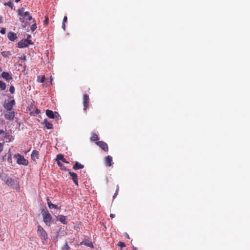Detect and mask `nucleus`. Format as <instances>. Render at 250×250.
Here are the masks:
<instances>
[{"label":"nucleus","instance_id":"43","mask_svg":"<svg viewBox=\"0 0 250 250\" xmlns=\"http://www.w3.org/2000/svg\"><path fill=\"white\" fill-rule=\"evenodd\" d=\"M4 130L2 129H0V135L4 134Z\"/></svg>","mask_w":250,"mask_h":250},{"label":"nucleus","instance_id":"1","mask_svg":"<svg viewBox=\"0 0 250 250\" xmlns=\"http://www.w3.org/2000/svg\"><path fill=\"white\" fill-rule=\"evenodd\" d=\"M18 15L19 16V20L21 22V26L26 28L29 26V23L27 21L32 20V17L30 15L29 13L25 11L24 7H21L17 10Z\"/></svg>","mask_w":250,"mask_h":250},{"label":"nucleus","instance_id":"17","mask_svg":"<svg viewBox=\"0 0 250 250\" xmlns=\"http://www.w3.org/2000/svg\"><path fill=\"white\" fill-rule=\"evenodd\" d=\"M7 37L10 41L13 42L17 38V35L14 32H9L8 33Z\"/></svg>","mask_w":250,"mask_h":250},{"label":"nucleus","instance_id":"23","mask_svg":"<svg viewBox=\"0 0 250 250\" xmlns=\"http://www.w3.org/2000/svg\"><path fill=\"white\" fill-rule=\"evenodd\" d=\"M90 139L92 141H96L99 140V137L96 134L93 133L91 135Z\"/></svg>","mask_w":250,"mask_h":250},{"label":"nucleus","instance_id":"40","mask_svg":"<svg viewBox=\"0 0 250 250\" xmlns=\"http://www.w3.org/2000/svg\"><path fill=\"white\" fill-rule=\"evenodd\" d=\"M40 110L39 109L36 108L35 112V115H38L39 113H40Z\"/></svg>","mask_w":250,"mask_h":250},{"label":"nucleus","instance_id":"21","mask_svg":"<svg viewBox=\"0 0 250 250\" xmlns=\"http://www.w3.org/2000/svg\"><path fill=\"white\" fill-rule=\"evenodd\" d=\"M81 244H83L84 245H85L87 247H89L91 248H94V246H93L92 242H91V241H88L87 242H83L82 243H81Z\"/></svg>","mask_w":250,"mask_h":250},{"label":"nucleus","instance_id":"11","mask_svg":"<svg viewBox=\"0 0 250 250\" xmlns=\"http://www.w3.org/2000/svg\"><path fill=\"white\" fill-rule=\"evenodd\" d=\"M69 171V174L72 177V179L76 185L78 186V179L76 173L71 172L70 170Z\"/></svg>","mask_w":250,"mask_h":250},{"label":"nucleus","instance_id":"5","mask_svg":"<svg viewBox=\"0 0 250 250\" xmlns=\"http://www.w3.org/2000/svg\"><path fill=\"white\" fill-rule=\"evenodd\" d=\"M37 232L38 235L43 240H46L47 239V234L45 230L41 226H38Z\"/></svg>","mask_w":250,"mask_h":250},{"label":"nucleus","instance_id":"7","mask_svg":"<svg viewBox=\"0 0 250 250\" xmlns=\"http://www.w3.org/2000/svg\"><path fill=\"white\" fill-rule=\"evenodd\" d=\"M89 102V96L87 94H85L83 96V110L86 111L88 106Z\"/></svg>","mask_w":250,"mask_h":250},{"label":"nucleus","instance_id":"18","mask_svg":"<svg viewBox=\"0 0 250 250\" xmlns=\"http://www.w3.org/2000/svg\"><path fill=\"white\" fill-rule=\"evenodd\" d=\"M46 201L48 207L50 209L58 208V206L52 204L48 197H47Z\"/></svg>","mask_w":250,"mask_h":250},{"label":"nucleus","instance_id":"4","mask_svg":"<svg viewBox=\"0 0 250 250\" xmlns=\"http://www.w3.org/2000/svg\"><path fill=\"white\" fill-rule=\"evenodd\" d=\"M14 157L17 159V163L18 164L25 166L28 165V161L22 155L17 154L14 155Z\"/></svg>","mask_w":250,"mask_h":250},{"label":"nucleus","instance_id":"48","mask_svg":"<svg viewBox=\"0 0 250 250\" xmlns=\"http://www.w3.org/2000/svg\"><path fill=\"white\" fill-rule=\"evenodd\" d=\"M2 71V69L0 67V72Z\"/></svg>","mask_w":250,"mask_h":250},{"label":"nucleus","instance_id":"31","mask_svg":"<svg viewBox=\"0 0 250 250\" xmlns=\"http://www.w3.org/2000/svg\"><path fill=\"white\" fill-rule=\"evenodd\" d=\"M9 91L11 94H13L15 92V87L13 86H11Z\"/></svg>","mask_w":250,"mask_h":250},{"label":"nucleus","instance_id":"28","mask_svg":"<svg viewBox=\"0 0 250 250\" xmlns=\"http://www.w3.org/2000/svg\"><path fill=\"white\" fill-rule=\"evenodd\" d=\"M117 245L119 247H121V249L125 247L126 246L125 244L121 241L119 242Z\"/></svg>","mask_w":250,"mask_h":250},{"label":"nucleus","instance_id":"13","mask_svg":"<svg viewBox=\"0 0 250 250\" xmlns=\"http://www.w3.org/2000/svg\"><path fill=\"white\" fill-rule=\"evenodd\" d=\"M3 138L6 142H11L14 140V137L10 135L8 132H6L4 134Z\"/></svg>","mask_w":250,"mask_h":250},{"label":"nucleus","instance_id":"24","mask_svg":"<svg viewBox=\"0 0 250 250\" xmlns=\"http://www.w3.org/2000/svg\"><path fill=\"white\" fill-rule=\"evenodd\" d=\"M60 221L63 224H66L67 222L66 221V216L62 215L59 219Z\"/></svg>","mask_w":250,"mask_h":250},{"label":"nucleus","instance_id":"33","mask_svg":"<svg viewBox=\"0 0 250 250\" xmlns=\"http://www.w3.org/2000/svg\"><path fill=\"white\" fill-rule=\"evenodd\" d=\"M119 186L118 185L117 186V189L116 190V192L113 196V198H115V197L116 196V195H117L118 193V191H119Z\"/></svg>","mask_w":250,"mask_h":250},{"label":"nucleus","instance_id":"6","mask_svg":"<svg viewBox=\"0 0 250 250\" xmlns=\"http://www.w3.org/2000/svg\"><path fill=\"white\" fill-rule=\"evenodd\" d=\"M33 43L31 40L25 39L20 41L18 43V46L19 48H23L27 47L29 44H32Z\"/></svg>","mask_w":250,"mask_h":250},{"label":"nucleus","instance_id":"20","mask_svg":"<svg viewBox=\"0 0 250 250\" xmlns=\"http://www.w3.org/2000/svg\"><path fill=\"white\" fill-rule=\"evenodd\" d=\"M83 165L77 162H76L75 164L73 166V168L74 170H77L79 169H82L83 168Z\"/></svg>","mask_w":250,"mask_h":250},{"label":"nucleus","instance_id":"26","mask_svg":"<svg viewBox=\"0 0 250 250\" xmlns=\"http://www.w3.org/2000/svg\"><path fill=\"white\" fill-rule=\"evenodd\" d=\"M1 55L4 57H7L8 56H9L11 54L10 53L9 51H2L1 52Z\"/></svg>","mask_w":250,"mask_h":250},{"label":"nucleus","instance_id":"10","mask_svg":"<svg viewBox=\"0 0 250 250\" xmlns=\"http://www.w3.org/2000/svg\"><path fill=\"white\" fill-rule=\"evenodd\" d=\"M14 100L8 101L4 104V107L8 111H11L12 109L13 105L14 104Z\"/></svg>","mask_w":250,"mask_h":250},{"label":"nucleus","instance_id":"27","mask_svg":"<svg viewBox=\"0 0 250 250\" xmlns=\"http://www.w3.org/2000/svg\"><path fill=\"white\" fill-rule=\"evenodd\" d=\"M33 22H34V23L31 26V30L33 32L37 28V25L35 20H33Z\"/></svg>","mask_w":250,"mask_h":250},{"label":"nucleus","instance_id":"36","mask_svg":"<svg viewBox=\"0 0 250 250\" xmlns=\"http://www.w3.org/2000/svg\"><path fill=\"white\" fill-rule=\"evenodd\" d=\"M45 76H43L42 78L40 80H39V82H40V83H43L44 81H45Z\"/></svg>","mask_w":250,"mask_h":250},{"label":"nucleus","instance_id":"47","mask_svg":"<svg viewBox=\"0 0 250 250\" xmlns=\"http://www.w3.org/2000/svg\"><path fill=\"white\" fill-rule=\"evenodd\" d=\"M15 0V1H16V2H19V1H20L21 0Z\"/></svg>","mask_w":250,"mask_h":250},{"label":"nucleus","instance_id":"25","mask_svg":"<svg viewBox=\"0 0 250 250\" xmlns=\"http://www.w3.org/2000/svg\"><path fill=\"white\" fill-rule=\"evenodd\" d=\"M6 88L5 83L1 81H0V89L1 90H4Z\"/></svg>","mask_w":250,"mask_h":250},{"label":"nucleus","instance_id":"16","mask_svg":"<svg viewBox=\"0 0 250 250\" xmlns=\"http://www.w3.org/2000/svg\"><path fill=\"white\" fill-rule=\"evenodd\" d=\"M39 152L38 151L36 150H33L31 155L32 159L34 161L39 158Z\"/></svg>","mask_w":250,"mask_h":250},{"label":"nucleus","instance_id":"30","mask_svg":"<svg viewBox=\"0 0 250 250\" xmlns=\"http://www.w3.org/2000/svg\"><path fill=\"white\" fill-rule=\"evenodd\" d=\"M57 159L59 160H62V161L63 160H64L63 156L62 154H58L57 156Z\"/></svg>","mask_w":250,"mask_h":250},{"label":"nucleus","instance_id":"42","mask_svg":"<svg viewBox=\"0 0 250 250\" xmlns=\"http://www.w3.org/2000/svg\"><path fill=\"white\" fill-rule=\"evenodd\" d=\"M62 28L65 31V23H62Z\"/></svg>","mask_w":250,"mask_h":250},{"label":"nucleus","instance_id":"39","mask_svg":"<svg viewBox=\"0 0 250 250\" xmlns=\"http://www.w3.org/2000/svg\"><path fill=\"white\" fill-rule=\"evenodd\" d=\"M67 16H65L63 18L62 23H65L67 22Z\"/></svg>","mask_w":250,"mask_h":250},{"label":"nucleus","instance_id":"46","mask_svg":"<svg viewBox=\"0 0 250 250\" xmlns=\"http://www.w3.org/2000/svg\"><path fill=\"white\" fill-rule=\"evenodd\" d=\"M2 19H1V18H0V23L1 22H2Z\"/></svg>","mask_w":250,"mask_h":250},{"label":"nucleus","instance_id":"19","mask_svg":"<svg viewBox=\"0 0 250 250\" xmlns=\"http://www.w3.org/2000/svg\"><path fill=\"white\" fill-rule=\"evenodd\" d=\"M42 124L45 125L47 129H50L53 128V125L49 123L46 119L43 121Z\"/></svg>","mask_w":250,"mask_h":250},{"label":"nucleus","instance_id":"41","mask_svg":"<svg viewBox=\"0 0 250 250\" xmlns=\"http://www.w3.org/2000/svg\"><path fill=\"white\" fill-rule=\"evenodd\" d=\"M125 237H126V238H127V239H130V237H129V235H128L126 232L125 233Z\"/></svg>","mask_w":250,"mask_h":250},{"label":"nucleus","instance_id":"12","mask_svg":"<svg viewBox=\"0 0 250 250\" xmlns=\"http://www.w3.org/2000/svg\"><path fill=\"white\" fill-rule=\"evenodd\" d=\"M104 162L107 167L111 166L113 164L112 157L110 155L106 156L104 159Z\"/></svg>","mask_w":250,"mask_h":250},{"label":"nucleus","instance_id":"45","mask_svg":"<svg viewBox=\"0 0 250 250\" xmlns=\"http://www.w3.org/2000/svg\"><path fill=\"white\" fill-rule=\"evenodd\" d=\"M62 162L65 163H68V162L66 161V160L64 158V160H62Z\"/></svg>","mask_w":250,"mask_h":250},{"label":"nucleus","instance_id":"9","mask_svg":"<svg viewBox=\"0 0 250 250\" xmlns=\"http://www.w3.org/2000/svg\"><path fill=\"white\" fill-rule=\"evenodd\" d=\"M46 115L51 119H55L57 116H59L58 113L55 112L54 113L52 110L49 109L46 110Z\"/></svg>","mask_w":250,"mask_h":250},{"label":"nucleus","instance_id":"8","mask_svg":"<svg viewBox=\"0 0 250 250\" xmlns=\"http://www.w3.org/2000/svg\"><path fill=\"white\" fill-rule=\"evenodd\" d=\"M96 145L98 146L104 151L107 152L108 150V147L107 144L103 141H98L96 143Z\"/></svg>","mask_w":250,"mask_h":250},{"label":"nucleus","instance_id":"32","mask_svg":"<svg viewBox=\"0 0 250 250\" xmlns=\"http://www.w3.org/2000/svg\"><path fill=\"white\" fill-rule=\"evenodd\" d=\"M7 161L9 163H12V157H11V153L8 154V157Z\"/></svg>","mask_w":250,"mask_h":250},{"label":"nucleus","instance_id":"3","mask_svg":"<svg viewBox=\"0 0 250 250\" xmlns=\"http://www.w3.org/2000/svg\"><path fill=\"white\" fill-rule=\"evenodd\" d=\"M41 214L43 218V222L47 226L50 227L52 220V216L48 210L46 209H43L41 211Z\"/></svg>","mask_w":250,"mask_h":250},{"label":"nucleus","instance_id":"35","mask_svg":"<svg viewBox=\"0 0 250 250\" xmlns=\"http://www.w3.org/2000/svg\"><path fill=\"white\" fill-rule=\"evenodd\" d=\"M3 144L0 143V153L3 151Z\"/></svg>","mask_w":250,"mask_h":250},{"label":"nucleus","instance_id":"44","mask_svg":"<svg viewBox=\"0 0 250 250\" xmlns=\"http://www.w3.org/2000/svg\"><path fill=\"white\" fill-rule=\"evenodd\" d=\"M110 217H111V218H114V217H115V215H114V214H111L110 215Z\"/></svg>","mask_w":250,"mask_h":250},{"label":"nucleus","instance_id":"34","mask_svg":"<svg viewBox=\"0 0 250 250\" xmlns=\"http://www.w3.org/2000/svg\"><path fill=\"white\" fill-rule=\"evenodd\" d=\"M63 249L64 250H69L70 247H69V246L67 243H65V246H64V248Z\"/></svg>","mask_w":250,"mask_h":250},{"label":"nucleus","instance_id":"22","mask_svg":"<svg viewBox=\"0 0 250 250\" xmlns=\"http://www.w3.org/2000/svg\"><path fill=\"white\" fill-rule=\"evenodd\" d=\"M57 164L58 165V166L60 167L61 169L63 170H65V171H68L69 170L66 168L65 167H64L63 164L61 163L59 161H58L57 162Z\"/></svg>","mask_w":250,"mask_h":250},{"label":"nucleus","instance_id":"2","mask_svg":"<svg viewBox=\"0 0 250 250\" xmlns=\"http://www.w3.org/2000/svg\"><path fill=\"white\" fill-rule=\"evenodd\" d=\"M4 181L8 187L17 190H19V182L17 179H13L10 177H6Z\"/></svg>","mask_w":250,"mask_h":250},{"label":"nucleus","instance_id":"15","mask_svg":"<svg viewBox=\"0 0 250 250\" xmlns=\"http://www.w3.org/2000/svg\"><path fill=\"white\" fill-rule=\"evenodd\" d=\"M1 77L6 81H10L12 79L11 75L6 72H3L1 74Z\"/></svg>","mask_w":250,"mask_h":250},{"label":"nucleus","instance_id":"37","mask_svg":"<svg viewBox=\"0 0 250 250\" xmlns=\"http://www.w3.org/2000/svg\"><path fill=\"white\" fill-rule=\"evenodd\" d=\"M5 31H6V29L5 28H2L1 29L0 31V33L1 34H4L5 33Z\"/></svg>","mask_w":250,"mask_h":250},{"label":"nucleus","instance_id":"14","mask_svg":"<svg viewBox=\"0 0 250 250\" xmlns=\"http://www.w3.org/2000/svg\"><path fill=\"white\" fill-rule=\"evenodd\" d=\"M15 116V112L14 111H8L5 114V118L7 120H12L14 118Z\"/></svg>","mask_w":250,"mask_h":250},{"label":"nucleus","instance_id":"29","mask_svg":"<svg viewBox=\"0 0 250 250\" xmlns=\"http://www.w3.org/2000/svg\"><path fill=\"white\" fill-rule=\"evenodd\" d=\"M6 5L8 6L9 7H10L11 9H12L13 7H14L13 3L10 0L7 2Z\"/></svg>","mask_w":250,"mask_h":250},{"label":"nucleus","instance_id":"38","mask_svg":"<svg viewBox=\"0 0 250 250\" xmlns=\"http://www.w3.org/2000/svg\"><path fill=\"white\" fill-rule=\"evenodd\" d=\"M49 19L47 17H45V19L44 21V23L47 24L48 23Z\"/></svg>","mask_w":250,"mask_h":250}]
</instances>
